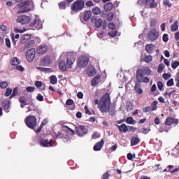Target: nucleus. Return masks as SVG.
<instances>
[{"label": "nucleus", "instance_id": "nucleus-1", "mask_svg": "<svg viewBox=\"0 0 179 179\" xmlns=\"http://www.w3.org/2000/svg\"><path fill=\"white\" fill-rule=\"evenodd\" d=\"M95 106L98 104V109L101 113H110V107L111 106V96L109 93H105L100 99L94 100Z\"/></svg>", "mask_w": 179, "mask_h": 179}, {"label": "nucleus", "instance_id": "nucleus-2", "mask_svg": "<svg viewBox=\"0 0 179 179\" xmlns=\"http://www.w3.org/2000/svg\"><path fill=\"white\" fill-rule=\"evenodd\" d=\"M75 61H76L75 55L72 52H69L66 56V63H65V61L64 60H60L59 62V69L60 71L65 72L66 71V68L69 69L72 68V65L75 64Z\"/></svg>", "mask_w": 179, "mask_h": 179}, {"label": "nucleus", "instance_id": "nucleus-3", "mask_svg": "<svg viewBox=\"0 0 179 179\" xmlns=\"http://www.w3.org/2000/svg\"><path fill=\"white\" fill-rule=\"evenodd\" d=\"M17 8L20 10L17 11V13H24L26 12H30L33 8H34V3L33 1L25 0L17 4Z\"/></svg>", "mask_w": 179, "mask_h": 179}, {"label": "nucleus", "instance_id": "nucleus-4", "mask_svg": "<svg viewBox=\"0 0 179 179\" xmlns=\"http://www.w3.org/2000/svg\"><path fill=\"white\" fill-rule=\"evenodd\" d=\"M83 8H85V1L83 0H76L71 6V12L73 13H78L83 10Z\"/></svg>", "mask_w": 179, "mask_h": 179}, {"label": "nucleus", "instance_id": "nucleus-5", "mask_svg": "<svg viewBox=\"0 0 179 179\" xmlns=\"http://www.w3.org/2000/svg\"><path fill=\"white\" fill-rule=\"evenodd\" d=\"M138 5L140 6H145L149 9H155L157 8V2L155 0H138L137 1Z\"/></svg>", "mask_w": 179, "mask_h": 179}, {"label": "nucleus", "instance_id": "nucleus-6", "mask_svg": "<svg viewBox=\"0 0 179 179\" xmlns=\"http://www.w3.org/2000/svg\"><path fill=\"white\" fill-rule=\"evenodd\" d=\"M24 122L28 128L34 129L36 125H37V117L33 115H29L26 117Z\"/></svg>", "mask_w": 179, "mask_h": 179}, {"label": "nucleus", "instance_id": "nucleus-7", "mask_svg": "<svg viewBox=\"0 0 179 179\" xmlns=\"http://www.w3.org/2000/svg\"><path fill=\"white\" fill-rule=\"evenodd\" d=\"M41 43V39L38 37L34 38V39H31L28 41L27 43H24V50H29L33 48L36 45V44H40Z\"/></svg>", "mask_w": 179, "mask_h": 179}, {"label": "nucleus", "instance_id": "nucleus-8", "mask_svg": "<svg viewBox=\"0 0 179 179\" xmlns=\"http://www.w3.org/2000/svg\"><path fill=\"white\" fill-rule=\"evenodd\" d=\"M25 57H26L28 62H33V61L34 60V58L36 57V49L31 48V49L27 50L25 52Z\"/></svg>", "mask_w": 179, "mask_h": 179}, {"label": "nucleus", "instance_id": "nucleus-9", "mask_svg": "<svg viewBox=\"0 0 179 179\" xmlns=\"http://www.w3.org/2000/svg\"><path fill=\"white\" fill-rule=\"evenodd\" d=\"M87 64H89V57L84 55L79 57L77 65L78 68H86Z\"/></svg>", "mask_w": 179, "mask_h": 179}, {"label": "nucleus", "instance_id": "nucleus-10", "mask_svg": "<svg viewBox=\"0 0 179 179\" xmlns=\"http://www.w3.org/2000/svg\"><path fill=\"white\" fill-rule=\"evenodd\" d=\"M159 31L156 29H152L148 34V40L150 41H155L159 38Z\"/></svg>", "mask_w": 179, "mask_h": 179}, {"label": "nucleus", "instance_id": "nucleus-11", "mask_svg": "<svg viewBox=\"0 0 179 179\" xmlns=\"http://www.w3.org/2000/svg\"><path fill=\"white\" fill-rule=\"evenodd\" d=\"M145 76L146 75L147 76H150V75H152V70L149 69V67H143V69H139L136 71V76Z\"/></svg>", "mask_w": 179, "mask_h": 179}, {"label": "nucleus", "instance_id": "nucleus-12", "mask_svg": "<svg viewBox=\"0 0 179 179\" xmlns=\"http://www.w3.org/2000/svg\"><path fill=\"white\" fill-rule=\"evenodd\" d=\"M31 19L27 15H20L17 18V22L21 24H27L30 23Z\"/></svg>", "mask_w": 179, "mask_h": 179}, {"label": "nucleus", "instance_id": "nucleus-13", "mask_svg": "<svg viewBox=\"0 0 179 179\" xmlns=\"http://www.w3.org/2000/svg\"><path fill=\"white\" fill-rule=\"evenodd\" d=\"M48 51V45L46 44H41L36 48V52L39 55H43L45 54Z\"/></svg>", "mask_w": 179, "mask_h": 179}, {"label": "nucleus", "instance_id": "nucleus-14", "mask_svg": "<svg viewBox=\"0 0 179 179\" xmlns=\"http://www.w3.org/2000/svg\"><path fill=\"white\" fill-rule=\"evenodd\" d=\"M76 131L78 135V136H83L87 134V129L83 125L78 126L76 127Z\"/></svg>", "mask_w": 179, "mask_h": 179}, {"label": "nucleus", "instance_id": "nucleus-15", "mask_svg": "<svg viewBox=\"0 0 179 179\" xmlns=\"http://www.w3.org/2000/svg\"><path fill=\"white\" fill-rule=\"evenodd\" d=\"M91 22L92 23H94V26L96 27V29H99L103 26V20H101V18L97 19L96 17H92Z\"/></svg>", "mask_w": 179, "mask_h": 179}, {"label": "nucleus", "instance_id": "nucleus-16", "mask_svg": "<svg viewBox=\"0 0 179 179\" xmlns=\"http://www.w3.org/2000/svg\"><path fill=\"white\" fill-rule=\"evenodd\" d=\"M175 124L176 125H178V119H174L173 117H169L166 119L165 124L170 127Z\"/></svg>", "mask_w": 179, "mask_h": 179}, {"label": "nucleus", "instance_id": "nucleus-17", "mask_svg": "<svg viewBox=\"0 0 179 179\" xmlns=\"http://www.w3.org/2000/svg\"><path fill=\"white\" fill-rule=\"evenodd\" d=\"M145 76H142V74H140L139 76H136V79L138 82H140L141 83H149L150 82V79L149 77H144Z\"/></svg>", "mask_w": 179, "mask_h": 179}, {"label": "nucleus", "instance_id": "nucleus-18", "mask_svg": "<svg viewBox=\"0 0 179 179\" xmlns=\"http://www.w3.org/2000/svg\"><path fill=\"white\" fill-rule=\"evenodd\" d=\"M30 26H35L38 30H40V29H43V22L35 19L31 22Z\"/></svg>", "mask_w": 179, "mask_h": 179}, {"label": "nucleus", "instance_id": "nucleus-19", "mask_svg": "<svg viewBox=\"0 0 179 179\" xmlns=\"http://www.w3.org/2000/svg\"><path fill=\"white\" fill-rule=\"evenodd\" d=\"M104 146V139H101L99 142L95 143L94 146V150L95 152H99L101 150V148Z\"/></svg>", "mask_w": 179, "mask_h": 179}, {"label": "nucleus", "instance_id": "nucleus-20", "mask_svg": "<svg viewBox=\"0 0 179 179\" xmlns=\"http://www.w3.org/2000/svg\"><path fill=\"white\" fill-rule=\"evenodd\" d=\"M42 65L47 66L51 64V57L48 55L45 56L43 59L41 60Z\"/></svg>", "mask_w": 179, "mask_h": 179}, {"label": "nucleus", "instance_id": "nucleus-21", "mask_svg": "<svg viewBox=\"0 0 179 179\" xmlns=\"http://www.w3.org/2000/svg\"><path fill=\"white\" fill-rule=\"evenodd\" d=\"M31 38V34H27L22 36L20 43L21 44H25V43H27Z\"/></svg>", "mask_w": 179, "mask_h": 179}, {"label": "nucleus", "instance_id": "nucleus-22", "mask_svg": "<svg viewBox=\"0 0 179 179\" xmlns=\"http://www.w3.org/2000/svg\"><path fill=\"white\" fill-rule=\"evenodd\" d=\"M51 142H52V140L48 141V139L47 140L41 139L40 141L41 145L44 148H48L50 146H52V144H51Z\"/></svg>", "mask_w": 179, "mask_h": 179}, {"label": "nucleus", "instance_id": "nucleus-23", "mask_svg": "<svg viewBox=\"0 0 179 179\" xmlns=\"http://www.w3.org/2000/svg\"><path fill=\"white\" fill-rule=\"evenodd\" d=\"M155 45L150 43V44H147L145 45V51L148 53V54H153V50H155Z\"/></svg>", "mask_w": 179, "mask_h": 179}, {"label": "nucleus", "instance_id": "nucleus-24", "mask_svg": "<svg viewBox=\"0 0 179 179\" xmlns=\"http://www.w3.org/2000/svg\"><path fill=\"white\" fill-rule=\"evenodd\" d=\"M141 142V139L138 136H133L131 140V146H136Z\"/></svg>", "mask_w": 179, "mask_h": 179}, {"label": "nucleus", "instance_id": "nucleus-25", "mask_svg": "<svg viewBox=\"0 0 179 179\" xmlns=\"http://www.w3.org/2000/svg\"><path fill=\"white\" fill-rule=\"evenodd\" d=\"M101 76L100 75H96L92 80V86H96L99 85L100 82Z\"/></svg>", "mask_w": 179, "mask_h": 179}, {"label": "nucleus", "instance_id": "nucleus-26", "mask_svg": "<svg viewBox=\"0 0 179 179\" xmlns=\"http://www.w3.org/2000/svg\"><path fill=\"white\" fill-rule=\"evenodd\" d=\"M92 17V11L87 10L84 12L83 19L85 22H87Z\"/></svg>", "mask_w": 179, "mask_h": 179}, {"label": "nucleus", "instance_id": "nucleus-27", "mask_svg": "<svg viewBox=\"0 0 179 179\" xmlns=\"http://www.w3.org/2000/svg\"><path fill=\"white\" fill-rule=\"evenodd\" d=\"M117 127L120 132H124V134L126 132H128V129H127V124H122L121 125H117Z\"/></svg>", "mask_w": 179, "mask_h": 179}, {"label": "nucleus", "instance_id": "nucleus-28", "mask_svg": "<svg viewBox=\"0 0 179 179\" xmlns=\"http://www.w3.org/2000/svg\"><path fill=\"white\" fill-rule=\"evenodd\" d=\"M10 64L13 66H17V65L20 64V62H19V59L17 57H14L11 59Z\"/></svg>", "mask_w": 179, "mask_h": 179}, {"label": "nucleus", "instance_id": "nucleus-29", "mask_svg": "<svg viewBox=\"0 0 179 179\" xmlns=\"http://www.w3.org/2000/svg\"><path fill=\"white\" fill-rule=\"evenodd\" d=\"M67 1H63L58 3V6L61 10L66 9Z\"/></svg>", "mask_w": 179, "mask_h": 179}, {"label": "nucleus", "instance_id": "nucleus-30", "mask_svg": "<svg viewBox=\"0 0 179 179\" xmlns=\"http://www.w3.org/2000/svg\"><path fill=\"white\" fill-rule=\"evenodd\" d=\"M113 5L111 3H108L104 5V9L106 10V12H110L113 8Z\"/></svg>", "mask_w": 179, "mask_h": 179}, {"label": "nucleus", "instance_id": "nucleus-31", "mask_svg": "<svg viewBox=\"0 0 179 179\" xmlns=\"http://www.w3.org/2000/svg\"><path fill=\"white\" fill-rule=\"evenodd\" d=\"M171 31H177L178 30V22L175 21L174 23L171 26Z\"/></svg>", "mask_w": 179, "mask_h": 179}, {"label": "nucleus", "instance_id": "nucleus-32", "mask_svg": "<svg viewBox=\"0 0 179 179\" xmlns=\"http://www.w3.org/2000/svg\"><path fill=\"white\" fill-rule=\"evenodd\" d=\"M157 104H159V101H154L152 103H151V111H155V110H157Z\"/></svg>", "mask_w": 179, "mask_h": 179}, {"label": "nucleus", "instance_id": "nucleus-33", "mask_svg": "<svg viewBox=\"0 0 179 179\" xmlns=\"http://www.w3.org/2000/svg\"><path fill=\"white\" fill-rule=\"evenodd\" d=\"M134 89L136 92V93H138V94H142V93H143V90H142V88H141V87H139V84L136 83Z\"/></svg>", "mask_w": 179, "mask_h": 179}, {"label": "nucleus", "instance_id": "nucleus-34", "mask_svg": "<svg viewBox=\"0 0 179 179\" xmlns=\"http://www.w3.org/2000/svg\"><path fill=\"white\" fill-rule=\"evenodd\" d=\"M50 80L51 85H57V83H58V80L57 79V76H50Z\"/></svg>", "mask_w": 179, "mask_h": 179}, {"label": "nucleus", "instance_id": "nucleus-35", "mask_svg": "<svg viewBox=\"0 0 179 179\" xmlns=\"http://www.w3.org/2000/svg\"><path fill=\"white\" fill-rule=\"evenodd\" d=\"M92 13L94 15H100V13H101V10L99 7H95L92 9Z\"/></svg>", "mask_w": 179, "mask_h": 179}, {"label": "nucleus", "instance_id": "nucleus-36", "mask_svg": "<svg viewBox=\"0 0 179 179\" xmlns=\"http://www.w3.org/2000/svg\"><path fill=\"white\" fill-rule=\"evenodd\" d=\"M106 19H107L108 22H111V20H113V19H114V13L110 12V13H108L106 15Z\"/></svg>", "mask_w": 179, "mask_h": 179}, {"label": "nucleus", "instance_id": "nucleus-37", "mask_svg": "<svg viewBox=\"0 0 179 179\" xmlns=\"http://www.w3.org/2000/svg\"><path fill=\"white\" fill-rule=\"evenodd\" d=\"M152 60L153 57L150 55L145 56L143 59L144 62H146L147 64H149V62H152Z\"/></svg>", "mask_w": 179, "mask_h": 179}, {"label": "nucleus", "instance_id": "nucleus-38", "mask_svg": "<svg viewBox=\"0 0 179 179\" xmlns=\"http://www.w3.org/2000/svg\"><path fill=\"white\" fill-rule=\"evenodd\" d=\"M30 111H34V113H36V116L39 117L40 110H38V109H32L31 108L28 107V113H30Z\"/></svg>", "mask_w": 179, "mask_h": 179}, {"label": "nucleus", "instance_id": "nucleus-39", "mask_svg": "<svg viewBox=\"0 0 179 179\" xmlns=\"http://www.w3.org/2000/svg\"><path fill=\"white\" fill-rule=\"evenodd\" d=\"M87 73L90 76H94V75H96V70H94V69H90L87 70Z\"/></svg>", "mask_w": 179, "mask_h": 179}, {"label": "nucleus", "instance_id": "nucleus-40", "mask_svg": "<svg viewBox=\"0 0 179 179\" xmlns=\"http://www.w3.org/2000/svg\"><path fill=\"white\" fill-rule=\"evenodd\" d=\"M164 68H165L164 64H160L158 66L157 72L159 73H162V72H163V69H164Z\"/></svg>", "mask_w": 179, "mask_h": 179}, {"label": "nucleus", "instance_id": "nucleus-41", "mask_svg": "<svg viewBox=\"0 0 179 179\" xmlns=\"http://www.w3.org/2000/svg\"><path fill=\"white\" fill-rule=\"evenodd\" d=\"M100 136H101L100 134L98 133L97 131H95L92 135V139H97V138H100Z\"/></svg>", "mask_w": 179, "mask_h": 179}, {"label": "nucleus", "instance_id": "nucleus-42", "mask_svg": "<svg viewBox=\"0 0 179 179\" xmlns=\"http://www.w3.org/2000/svg\"><path fill=\"white\" fill-rule=\"evenodd\" d=\"M9 108H10V102H5L3 104V109L6 111L7 110H9Z\"/></svg>", "mask_w": 179, "mask_h": 179}, {"label": "nucleus", "instance_id": "nucleus-43", "mask_svg": "<svg viewBox=\"0 0 179 179\" xmlns=\"http://www.w3.org/2000/svg\"><path fill=\"white\" fill-rule=\"evenodd\" d=\"M10 94H12V89L11 88H7L6 93L4 94V96L6 97H9V96H10Z\"/></svg>", "mask_w": 179, "mask_h": 179}, {"label": "nucleus", "instance_id": "nucleus-44", "mask_svg": "<svg viewBox=\"0 0 179 179\" xmlns=\"http://www.w3.org/2000/svg\"><path fill=\"white\" fill-rule=\"evenodd\" d=\"M163 3L164 5H165V6H167L168 8H171V6H173V4L170 3V0H164Z\"/></svg>", "mask_w": 179, "mask_h": 179}, {"label": "nucleus", "instance_id": "nucleus-45", "mask_svg": "<svg viewBox=\"0 0 179 179\" xmlns=\"http://www.w3.org/2000/svg\"><path fill=\"white\" fill-rule=\"evenodd\" d=\"M17 93H18L17 87L14 88L10 98L12 99V97H15V96H17Z\"/></svg>", "mask_w": 179, "mask_h": 179}, {"label": "nucleus", "instance_id": "nucleus-46", "mask_svg": "<svg viewBox=\"0 0 179 179\" xmlns=\"http://www.w3.org/2000/svg\"><path fill=\"white\" fill-rule=\"evenodd\" d=\"M1 89H6L8 87V83L6 81H3L0 83Z\"/></svg>", "mask_w": 179, "mask_h": 179}, {"label": "nucleus", "instance_id": "nucleus-47", "mask_svg": "<svg viewBox=\"0 0 179 179\" xmlns=\"http://www.w3.org/2000/svg\"><path fill=\"white\" fill-rule=\"evenodd\" d=\"M171 66L173 69H177V67L179 66V62L175 61L171 64Z\"/></svg>", "mask_w": 179, "mask_h": 179}, {"label": "nucleus", "instance_id": "nucleus-48", "mask_svg": "<svg viewBox=\"0 0 179 179\" xmlns=\"http://www.w3.org/2000/svg\"><path fill=\"white\" fill-rule=\"evenodd\" d=\"M174 85V79L171 78L166 83V86L170 87Z\"/></svg>", "mask_w": 179, "mask_h": 179}, {"label": "nucleus", "instance_id": "nucleus-49", "mask_svg": "<svg viewBox=\"0 0 179 179\" xmlns=\"http://www.w3.org/2000/svg\"><path fill=\"white\" fill-rule=\"evenodd\" d=\"M156 24H157V20H156V19L151 20L150 27H155V26H156Z\"/></svg>", "mask_w": 179, "mask_h": 179}, {"label": "nucleus", "instance_id": "nucleus-50", "mask_svg": "<svg viewBox=\"0 0 179 179\" xmlns=\"http://www.w3.org/2000/svg\"><path fill=\"white\" fill-rule=\"evenodd\" d=\"M162 40L164 43H167L169 41V34H164L162 36Z\"/></svg>", "mask_w": 179, "mask_h": 179}, {"label": "nucleus", "instance_id": "nucleus-51", "mask_svg": "<svg viewBox=\"0 0 179 179\" xmlns=\"http://www.w3.org/2000/svg\"><path fill=\"white\" fill-rule=\"evenodd\" d=\"M108 29L114 30L115 29V24L114 22H110L108 25Z\"/></svg>", "mask_w": 179, "mask_h": 179}, {"label": "nucleus", "instance_id": "nucleus-52", "mask_svg": "<svg viewBox=\"0 0 179 179\" xmlns=\"http://www.w3.org/2000/svg\"><path fill=\"white\" fill-rule=\"evenodd\" d=\"M36 100H38V101H44V96H43L41 94H38Z\"/></svg>", "mask_w": 179, "mask_h": 179}, {"label": "nucleus", "instance_id": "nucleus-53", "mask_svg": "<svg viewBox=\"0 0 179 179\" xmlns=\"http://www.w3.org/2000/svg\"><path fill=\"white\" fill-rule=\"evenodd\" d=\"M85 110V114H87L88 115H92L93 113L89 110V108L87 106H85L84 107Z\"/></svg>", "mask_w": 179, "mask_h": 179}, {"label": "nucleus", "instance_id": "nucleus-54", "mask_svg": "<svg viewBox=\"0 0 179 179\" xmlns=\"http://www.w3.org/2000/svg\"><path fill=\"white\" fill-rule=\"evenodd\" d=\"M136 156L135 154L132 155L131 153L127 154V159L128 160H132L133 159H135Z\"/></svg>", "mask_w": 179, "mask_h": 179}, {"label": "nucleus", "instance_id": "nucleus-55", "mask_svg": "<svg viewBox=\"0 0 179 179\" xmlns=\"http://www.w3.org/2000/svg\"><path fill=\"white\" fill-rule=\"evenodd\" d=\"M19 101H20V103H21V104L26 103V97L25 96H20V99H19Z\"/></svg>", "mask_w": 179, "mask_h": 179}, {"label": "nucleus", "instance_id": "nucleus-56", "mask_svg": "<svg viewBox=\"0 0 179 179\" xmlns=\"http://www.w3.org/2000/svg\"><path fill=\"white\" fill-rule=\"evenodd\" d=\"M73 104H75V102H73V101L71 99H68L66 101V106H73Z\"/></svg>", "mask_w": 179, "mask_h": 179}, {"label": "nucleus", "instance_id": "nucleus-57", "mask_svg": "<svg viewBox=\"0 0 179 179\" xmlns=\"http://www.w3.org/2000/svg\"><path fill=\"white\" fill-rule=\"evenodd\" d=\"M126 122H127V124H134V118H132L131 117H127L126 120Z\"/></svg>", "mask_w": 179, "mask_h": 179}, {"label": "nucleus", "instance_id": "nucleus-58", "mask_svg": "<svg viewBox=\"0 0 179 179\" xmlns=\"http://www.w3.org/2000/svg\"><path fill=\"white\" fill-rule=\"evenodd\" d=\"M6 45L8 48H10L11 44H10V39L9 38H6Z\"/></svg>", "mask_w": 179, "mask_h": 179}, {"label": "nucleus", "instance_id": "nucleus-59", "mask_svg": "<svg viewBox=\"0 0 179 179\" xmlns=\"http://www.w3.org/2000/svg\"><path fill=\"white\" fill-rule=\"evenodd\" d=\"M56 137L57 138H60L61 139H62V138H64V134L62 133H61L60 131H57V133H55Z\"/></svg>", "mask_w": 179, "mask_h": 179}, {"label": "nucleus", "instance_id": "nucleus-60", "mask_svg": "<svg viewBox=\"0 0 179 179\" xmlns=\"http://www.w3.org/2000/svg\"><path fill=\"white\" fill-rule=\"evenodd\" d=\"M27 92H30L31 93L34 92V90H36V87H27L26 89Z\"/></svg>", "mask_w": 179, "mask_h": 179}, {"label": "nucleus", "instance_id": "nucleus-61", "mask_svg": "<svg viewBox=\"0 0 179 179\" xmlns=\"http://www.w3.org/2000/svg\"><path fill=\"white\" fill-rule=\"evenodd\" d=\"M143 111L144 113H149V111H152V107H150V106H146L145 108H144L143 109Z\"/></svg>", "mask_w": 179, "mask_h": 179}, {"label": "nucleus", "instance_id": "nucleus-62", "mask_svg": "<svg viewBox=\"0 0 179 179\" xmlns=\"http://www.w3.org/2000/svg\"><path fill=\"white\" fill-rule=\"evenodd\" d=\"M102 179H110V174L108 173V172L103 174Z\"/></svg>", "mask_w": 179, "mask_h": 179}, {"label": "nucleus", "instance_id": "nucleus-63", "mask_svg": "<svg viewBox=\"0 0 179 179\" xmlns=\"http://www.w3.org/2000/svg\"><path fill=\"white\" fill-rule=\"evenodd\" d=\"M157 87L159 90H163V83H162V81L157 83Z\"/></svg>", "mask_w": 179, "mask_h": 179}, {"label": "nucleus", "instance_id": "nucleus-64", "mask_svg": "<svg viewBox=\"0 0 179 179\" xmlns=\"http://www.w3.org/2000/svg\"><path fill=\"white\" fill-rule=\"evenodd\" d=\"M35 86L36 87H41V86H43V83H41V81H36Z\"/></svg>", "mask_w": 179, "mask_h": 179}]
</instances>
